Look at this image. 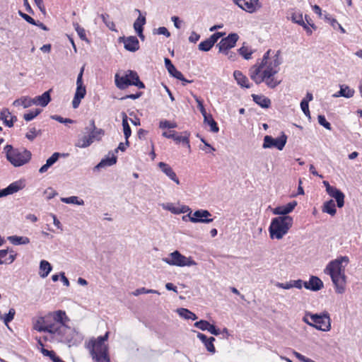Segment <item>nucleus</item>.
Masks as SVG:
<instances>
[{
  "label": "nucleus",
  "mask_w": 362,
  "mask_h": 362,
  "mask_svg": "<svg viewBox=\"0 0 362 362\" xmlns=\"http://www.w3.org/2000/svg\"><path fill=\"white\" fill-rule=\"evenodd\" d=\"M69 321L66 312L59 310L50 312L45 316L37 317L33 322V329L40 332H48L59 341L70 346L75 344L77 334L66 325Z\"/></svg>",
  "instance_id": "f257e3e1"
},
{
  "label": "nucleus",
  "mask_w": 362,
  "mask_h": 362,
  "mask_svg": "<svg viewBox=\"0 0 362 362\" xmlns=\"http://www.w3.org/2000/svg\"><path fill=\"white\" fill-rule=\"evenodd\" d=\"M279 54L280 51H277L269 62H266L264 65L257 63L250 69V76L256 84L264 82L268 88L273 89L281 83V81L275 77L279 71V66L281 64Z\"/></svg>",
  "instance_id": "f03ea898"
},
{
  "label": "nucleus",
  "mask_w": 362,
  "mask_h": 362,
  "mask_svg": "<svg viewBox=\"0 0 362 362\" xmlns=\"http://www.w3.org/2000/svg\"><path fill=\"white\" fill-rule=\"evenodd\" d=\"M349 262L347 256H341L329 262L324 269V272L330 276L335 287V291L341 294L345 291L346 275L344 269Z\"/></svg>",
  "instance_id": "7ed1b4c3"
},
{
  "label": "nucleus",
  "mask_w": 362,
  "mask_h": 362,
  "mask_svg": "<svg viewBox=\"0 0 362 362\" xmlns=\"http://www.w3.org/2000/svg\"><path fill=\"white\" fill-rule=\"evenodd\" d=\"M109 337L107 331L104 335L99 336L96 339L92 338V361L93 362H110L109 356V347L106 343Z\"/></svg>",
  "instance_id": "20e7f679"
},
{
  "label": "nucleus",
  "mask_w": 362,
  "mask_h": 362,
  "mask_svg": "<svg viewBox=\"0 0 362 362\" xmlns=\"http://www.w3.org/2000/svg\"><path fill=\"white\" fill-rule=\"evenodd\" d=\"M293 219L291 216H277L272 219L269 227L272 239H281L292 227Z\"/></svg>",
  "instance_id": "39448f33"
},
{
  "label": "nucleus",
  "mask_w": 362,
  "mask_h": 362,
  "mask_svg": "<svg viewBox=\"0 0 362 362\" xmlns=\"http://www.w3.org/2000/svg\"><path fill=\"white\" fill-rule=\"evenodd\" d=\"M115 82L116 86L120 90H124L129 86H135L141 89L145 88V85L140 81L138 74L132 70H127L122 74H116Z\"/></svg>",
  "instance_id": "423d86ee"
},
{
  "label": "nucleus",
  "mask_w": 362,
  "mask_h": 362,
  "mask_svg": "<svg viewBox=\"0 0 362 362\" xmlns=\"http://www.w3.org/2000/svg\"><path fill=\"white\" fill-rule=\"evenodd\" d=\"M4 151L7 160L14 166H21L27 163L31 158V153L29 151L13 148L9 144L5 146Z\"/></svg>",
  "instance_id": "0eeeda50"
},
{
  "label": "nucleus",
  "mask_w": 362,
  "mask_h": 362,
  "mask_svg": "<svg viewBox=\"0 0 362 362\" xmlns=\"http://www.w3.org/2000/svg\"><path fill=\"white\" fill-rule=\"evenodd\" d=\"M163 261L169 265L177 267H191L197 264L191 257L182 255L177 250L171 252L168 257L163 258Z\"/></svg>",
  "instance_id": "6e6552de"
},
{
  "label": "nucleus",
  "mask_w": 362,
  "mask_h": 362,
  "mask_svg": "<svg viewBox=\"0 0 362 362\" xmlns=\"http://www.w3.org/2000/svg\"><path fill=\"white\" fill-rule=\"evenodd\" d=\"M310 319L313 322V327L323 332H328L331 329V320L327 312L320 314L313 313L310 315Z\"/></svg>",
  "instance_id": "1a4fd4ad"
},
{
  "label": "nucleus",
  "mask_w": 362,
  "mask_h": 362,
  "mask_svg": "<svg viewBox=\"0 0 362 362\" xmlns=\"http://www.w3.org/2000/svg\"><path fill=\"white\" fill-rule=\"evenodd\" d=\"M287 142V136L282 132L281 136L277 138H273L272 136L267 135L264 138L262 144L263 148H275L279 151L284 149Z\"/></svg>",
  "instance_id": "9d476101"
},
{
  "label": "nucleus",
  "mask_w": 362,
  "mask_h": 362,
  "mask_svg": "<svg viewBox=\"0 0 362 362\" xmlns=\"http://www.w3.org/2000/svg\"><path fill=\"white\" fill-rule=\"evenodd\" d=\"M238 38L239 36L236 33H230L227 37L222 38L217 45L219 52L228 55L230 53L228 50L235 46Z\"/></svg>",
  "instance_id": "9b49d317"
},
{
  "label": "nucleus",
  "mask_w": 362,
  "mask_h": 362,
  "mask_svg": "<svg viewBox=\"0 0 362 362\" xmlns=\"http://www.w3.org/2000/svg\"><path fill=\"white\" fill-rule=\"evenodd\" d=\"M83 71V69L82 68L81 72L79 73L77 77V88L74 100L72 101V106L74 108H77L79 106L81 99L84 98L86 93V87L83 86L82 81Z\"/></svg>",
  "instance_id": "f8f14e48"
},
{
  "label": "nucleus",
  "mask_w": 362,
  "mask_h": 362,
  "mask_svg": "<svg viewBox=\"0 0 362 362\" xmlns=\"http://www.w3.org/2000/svg\"><path fill=\"white\" fill-rule=\"evenodd\" d=\"M233 2L243 11L253 13L262 8L259 0H233Z\"/></svg>",
  "instance_id": "ddd939ff"
},
{
  "label": "nucleus",
  "mask_w": 362,
  "mask_h": 362,
  "mask_svg": "<svg viewBox=\"0 0 362 362\" xmlns=\"http://www.w3.org/2000/svg\"><path fill=\"white\" fill-rule=\"evenodd\" d=\"M211 216V214L208 210L199 209L192 213L191 222L209 223L213 221Z\"/></svg>",
  "instance_id": "4468645a"
},
{
  "label": "nucleus",
  "mask_w": 362,
  "mask_h": 362,
  "mask_svg": "<svg viewBox=\"0 0 362 362\" xmlns=\"http://www.w3.org/2000/svg\"><path fill=\"white\" fill-rule=\"evenodd\" d=\"M297 206V202L293 201L286 205L279 206L272 210V213L279 216H289L288 214L293 211Z\"/></svg>",
  "instance_id": "2eb2a0df"
},
{
  "label": "nucleus",
  "mask_w": 362,
  "mask_h": 362,
  "mask_svg": "<svg viewBox=\"0 0 362 362\" xmlns=\"http://www.w3.org/2000/svg\"><path fill=\"white\" fill-rule=\"evenodd\" d=\"M160 170L172 181L175 182L177 185H180V180L178 179L176 173L172 167L164 162H160L158 164Z\"/></svg>",
  "instance_id": "dca6fc26"
},
{
  "label": "nucleus",
  "mask_w": 362,
  "mask_h": 362,
  "mask_svg": "<svg viewBox=\"0 0 362 362\" xmlns=\"http://www.w3.org/2000/svg\"><path fill=\"white\" fill-rule=\"evenodd\" d=\"M24 186L25 185L21 180L13 182L5 189H0V197L16 193L23 189Z\"/></svg>",
  "instance_id": "f3484780"
},
{
  "label": "nucleus",
  "mask_w": 362,
  "mask_h": 362,
  "mask_svg": "<svg viewBox=\"0 0 362 362\" xmlns=\"http://www.w3.org/2000/svg\"><path fill=\"white\" fill-rule=\"evenodd\" d=\"M0 119L6 127H12L17 121V117L16 116L12 115L8 109L4 108L0 112Z\"/></svg>",
  "instance_id": "a211bd4d"
},
{
  "label": "nucleus",
  "mask_w": 362,
  "mask_h": 362,
  "mask_svg": "<svg viewBox=\"0 0 362 362\" xmlns=\"http://www.w3.org/2000/svg\"><path fill=\"white\" fill-rule=\"evenodd\" d=\"M303 286L308 290L317 291L323 287V282L317 276H312L308 281L304 282Z\"/></svg>",
  "instance_id": "6ab92c4d"
},
{
  "label": "nucleus",
  "mask_w": 362,
  "mask_h": 362,
  "mask_svg": "<svg viewBox=\"0 0 362 362\" xmlns=\"http://www.w3.org/2000/svg\"><path fill=\"white\" fill-rule=\"evenodd\" d=\"M327 194L335 199L337 207L342 208L344 206L345 195L339 189L334 187L328 191Z\"/></svg>",
  "instance_id": "aec40b11"
},
{
  "label": "nucleus",
  "mask_w": 362,
  "mask_h": 362,
  "mask_svg": "<svg viewBox=\"0 0 362 362\" xmlns=\"http://www.w3.org/2000/svg\"><path fill=\"white\" fill-rule=\"evenodd\" d=\"M194 326L198 329H200L201 330H207L214 335L218 336V334H220L219 329H217L214 325H211L206 320H200L194 323Z\"/></svg>",
  "instance_id": "412c9836"
},
{
  "label": "nucleus",
  "mask_w": 362,
  "mask_h": 362,
  "mask_svg": "<svg viewBox=\"0 0 362 362\" xmlns=\"http://www.w3.org/2000/svg\"><path fill=\"white\" fill-rule=\"evenodd\" d=\"M90 144V129L86 127V131L78 135L76 146L85 148Z\"/></svg>",
  "instance_id": "4be33fe9"
},
{
  "label": "nucleus",
  "mask_w": 362,
  "mask_h": 362,
  "mask_svg": "<svg viewBox=\"0 0 362 362\" xmlns=\"http://www.w3.org/2000/svg\"><path fill=\"white\" fill-rule=\"evenodd\" d=\"M124 48L130 52H135L139 49V42L136 37L129 36L123 38Z\"/></svg>",
  "instance_id": "5701e85b"
},
{
  "label": "nucleus",
  "mask_w": 362,
  "mask_h": 362,
  "mask_svg": "<svg viewBox=\"0 0 362 362\" xmlns=\"http://www.w3.org/2000/svg\"><path fill=\"white\" fill-rule=\"evenodd\" d=\"M162 135H163V136H164L165 138L173 139L177 143H182L183 145H185L189 148H190V144H189V140L188 136H182L176 135L175 134V132H173V133H171V132L168 133V132H164L162 134Z\"/></svg>",
  "instance_id": "b1692460"
},
{
  "label": "nucleus",
  "mask_w": 362,
  "mask_h": 362,
  "mask_svg": "<svg viewBox=\"0 0 362 362\" xmlns=\"http://www.w3.org/2000/svg\"><path fill=\"white\" fill-rule=\"evenodd\" d=\"M197 338L199 339L204 343L208 351L212 354H214L216 352V349L214 345V341H215L214 337H211L208 338L205 334L198 332Z\"/></svg>",
  "instance_id": "393cba45"
},
{
  "label": "nucleus",
  "mask_w": 362,
  "mask_h": 362,
  "mask_svg": "<svg viewBox=\"0 0 362 362\" xmlns=\"http://www.w3.org/2000/svg\"><path fill=\"white\" fill-rule=\"evenodd\" d=\"M355 90L349 86L341 85L340 90L332 95L333 98L344 97L351 98L354 96Z\"/></svg>",
  "instance_id": "a878e982"
},
{
  "label": "nucleus",
  "mask_w": 362,
  "mask_h": 362,
  "mask_svg": "<svg viewBox=\"0 0 362 362\" xmlns=\"http://www.w3.org/2000/svg\"><path fill=\"white\" fill-rule=\"evenodd\" d=\"M165 65L168 73L178 80L183 79V74L175 67L172 62L168 58H165Z\"/></svg>",
  "instance_id": "bb28decb"
},
{
  "label": "nucleus",
  "mask_w": 362,
  "mask_h": 362,
  "mask_svg": "<svg viewBox=\"0 0 362 362\" xmlns=\"http://www.w3.org/2000/svg\"><path fill=\"white\" fill-rule=\"evenodd\" d=\"M253 101L262 108H269L271 105V100L263 95H252Z\"/></svg>",
  "instance_id": "cd10ccee"
},
{
  "label": "nucleus",
  "mask_w": 362,
  "mask_h": 362,
  "mask_svg": "<svg viewBox=\"0 0 362 362\" xmlns=\"http://www.w3.org/2000/svg\"><path fill=\"white\" fill-rule=\"evenodd\" d=\"M233 76L237 81L238 84L241 87H244L246 88H250V84L249 83L248 78L243 74L240 71L236 70L233 72Z\"/></svg>",
  "instance_id": "c85d7f7f"
},
{
  "label": "nucleus",
  "mask_w": 362,
  "mask_h": 362,
  "mask_svg": "<svg viewBox=\"0 0 362 362\" xmlns=\"http://www.w3.org/2000/svg\"><path fill=\"white\" fill-rule=\"evenodd\" d=\"M117 162V156L115 155V153H112V156L110 157H107L105 158H103L101 160V161L95 167V170H99L100 168L112 166L114 164H115Z\"/></svg>",
  "instance_id": "c756f323"
},
{
  "label": "nucleus",
  "mask_w": 362,
  "mask_h": 362,
  "mask_svg": "<svg viewBox=\"0 0 362 362\" xmlns=\"http://www.w3.org/2000/svg\"><path fill=\"white\" fill-rule=\"evenodd\" d=\"M322 211L324 213L328 214L334 216L337 213L336 204L333 199H329L324 202L322 206Z\"/></svg>",
  "instance_id": "7c9ffc66"
},
{
  "label": "nucleus",
  "mask_w": 362,
  "mask_h": 362,
  "mask_svg": "<svg viewBox=\"0 0 362 362\" xmlns=\"http://www.w3.org/2000/svg\"><path fill=\"white\" fill-rule=\"evenodd\" d=\"M50 91H51V90H47V91L45 92L43 94H42L41 95H39V96L35 98L33 100V104H39V105H42V107H45L49 103V101L51 100L50 95H49Z\"/></svg>",
  "instance_id": "2f4dec72"
},
{
  "label": "nucleus",
  "mask_w": 362,
  "mask_h": 362,
  "mask_svg": "<svg viewBox=\"0 0 362 362\" xmlns=\"http://www.w3.org/2000/svg\"><path fill=\"white\" fill-rule=\"evenodd\" d=\"M52 266L47 260H41L40 263L39 275L42 278L47 277L52 271Z\"/></svg>",
  "instance_id": "473e14b6"
},
{
  "label": "nucleus",
  "mask_w": 362,
  "mask_h": 362,
  "mask_svg": "<svg viewBox=\"0 0 362 362\" xmlns=\"http://www.w3.org/2000/svg\"><path fill=\"white\" fill-rule=\"evenodd\" d=\"M59 153H54L46 161V163L43 165L39 170L40 173H44L47 171L49 167L55 163L59 158Z\"/></svg>",
  "instance_id": "72a5a7b5"
},
{
  "label": "nucleus",
  "mask_w": 362,
  "mask_h": 362,
  "mask_svg": "<svg viewBox=\"0 0 362 362\" xmlns=\"http://www.w3.org/2000/svg\"><path fill=\"white\" fill-rule=\"evenodd\" d=\"M8 250H0V264H11L16 259V254H10L8 257Z\"/></svg>",
  "instance_id": "f704fd0d"
},
{
  "label": "nucleus",
  "mask_w": 362,
  "mask_h": 362,
  "mask_svg": "<svg viewBox=\"0 0 362 362\" xmlns=\"http://www.w3.org/2000/svg\"><path fill=\"white\" fill-rule=\"evenodd\" d=\"M203 117L204 124H206L210 127L211 132L214 133L218 132L219 127H218L217 122L214 120L211 115L207 114Z\"/></svg>",
  "instance_id": "c9c22d12"
},
{
  "label": "nucleus",
  "mask_w": 362,
  "mask_h": 362,
  "mask_svg": "<svg viewBox=\"0 0 362 362\" xmlns=\"http://www.w3.org/2000/svg\"><path fill=\"white\" fill-rule=\"evenodd\" d=\"M122 127L125 140H129L132 134V130L128 123V117L124 112L122 113Z\"/></svg>",
  "instance_id": "e433bc0d"
},
{
  "label": "nucleus",
  "mask_w": 362,
  "mask_h": 362,
  "mask_svg": "<svg viewBox=\"0 0 362 362\" xmlns=\"http://www.w3.org/2000/svg\"><path fill=\"white\" fill-rule=\"evenodd\" d=\"M99 18L110 30L117 32L115 23L110 19L108 14L103 13L99 16Z\"/></svg>",
  "instance_id": "4c0bfd02"
},
{
  "label": "nucleus",
  "mask_w": 362,
  "mask_h": 362,
  "mask_svg": "<svg viewBox=\"0 0 362 362\" xmlns=\"http://www.w3.org/2000/svg\"><path fill=\"white\" fill-rule=\"evenodd\" d=\"M8 239L13 245H26L30 243V239L27 237L13 235L9 236Z\"/></svg>",
  "instance_id": "58836bf2"
},
{
  "label": "nucleus",
  "mask_w": 362,
  "mask_h": 362,
  "mask_svg": "<svg viewBox=\"0 0 362 362\" xmlns=\"http://www.w3.org/2000/svg\"><path fill=\"white\" fill-rule=\"evenodd\" d=\"M177 312L180 317H182L185 319H187V320H194L197 318V317L196 316V315L194 313H193L192 312H191L190 310H189L187 308H179V309H177Z\"/></svg>",
  "instance_id": "ea45409f"
},
{
  "label": "nucleus",
  "mask_w": 362,
  "mask_h": 362,
  "mask_svg": "<svg viewBox=\"0 0 362 362\" xmlns=\"http://www.w3.org/2000/svg\"><path fill=\"white\" fill-rule=\"evenodd\" d=\"M33 104V100L23 97L13 101V105L15 107L23 106L24 108L30 107Z\"/></svg>",
  "instance_id": "a19ab883"
},
{
  "label": "nucleus",
  "mask_w": 362,
  "mask_h": 362,
  "mask_svg": "<svg viewBox=\"0 0 362 362\" xmlns=\"http://www.w3.org/2000/svg\"><path fill=\"white\" fill-rule=\"evenodd\" d=\"M146 23V17L139 16L137 19L134 23V28L136 32L138 31H143V26Z\"/></svg>",
  "instance_id": "79ce46f5"
},
{
  "label": "nucleus",
  "mask_w": 362,
  "mask_h": 362,
  "mask_svg": "<svg viewBox=\"0 0 362 362\" xmlns=\"http://www.w3.org/2000/svg\"><path fill=\"white\" fill-rule=\"evenodd\" d=\"M238 52L244 59L248 60L251 58L253 51L250 47L243 46L238 49Z\"/></svg>",
  "instance_id": "37998d69"
},
{
  "label": "nucleus",
  "mask_w": 362,
  "mask_h": 362,
  "mask_svg": "<svg viewBox=\"0 0 362 362\" xmlns=\"http://www.w3.org/2000/svg\"><path fill=\"white\" fill-rule=\"evenodd\" d=\"M105 132L101 129H97L92 123V142L93 140L100 141L104 136Z\"/></svg>",
  "instance_id": "c03bdc74"
},
{
  "label": "nucleus",
  "mask_w": 362,
  "mask_h": 362,
  "mask_svg": "<svg viewBox=\"0 0 362 362\" xmlns=\"http://www.w3.org/2000/svg\"><path fill=\"white\" fill-rule=\"evenodd\" d=\"M41 134V131L37 130L35 127H31L25 134V137L33 141L37 136Z\"/></svg>",
  "instance_id": "a18cd8bd"
},
{
  "label": "nucleus",
  "mask_w": 362,
  "mask_h": 362,
  "mask_svg": "<svg viewBox=\"0 0 362 362\" xmlns=\"http://www.w3.org/2000/svg\"><path fill=\"white\" fill-rule=\"evenodd\" d=\"M213 45L209 40V39H206L202 42H201L199 45V49L203 52H208L209 51L212 47Z\"/></svg>",
  "instance_id": "49530a36"
},
{
  "label": "nucleus",
  "mask_w": 362,
  "mask_h": 362,
  "mask_svg": "<svg viewBox=\"0 0 362 362\" xmlns=\"http://www.w3.org/2000/svg\"><path fill=\"white\" fill-rule=\"evenodd\" d=\"M192 95H193V98H194L195 101L197 103V107H198L199 111L201 112L202 116L204 117V116L206 115L208 113L206 112V110L204 106L203 100H202L199 97H198L196 95L193 94Z\"/></svg>",
  "instance_id": "de8ad7c7"
},
{
  "label": "nucleus",
  "mask_w": 362,
  "mask_h": 362,
  "mask_svg": "<svg viewBox=\"0 0 362 362\" xmlns=\"http://www.w3.org/2000/svg\"><path fill=\"white\" fill-rule=\"evenodd\" d=\"M132 293L135 296H137L143 294V293H156L158 295L160 294V293L156 290L147 289L144 287L136 289Z\"/></svg>",
  "instance_id": "09e8293b"
},
{
  "label": "nucleus",
  "mask_w": 362,
  "mask_h": 362,
  "mask_svg": "<svg viewBox=\"0 0 362 362\" xmlns=\"http://www.w3.org/2000/svg\"><path fill=\"white\" fill-rule=\"evenodd\" d=\"M61 200L62 202L66 203V204H74L81 205L83 203V200H78V198L75 196L66 197V198H62Z\"/></svg>",
  "instance_id": "8fccbe9b"
},
{
  "label": "nucleus",
  "mask_w": 362,
  "mask_h": 362,
  "mask_svg": "<svg viewBox=\"0 0 362 362\" xmlns=\"http://www.w3.org/2000/svg\"><path fill=\"white\" fill-rule=\"evenodd\" d=\"M15 315H16L15 309L11 308L9 310L8 313L6 315L3 316L2 320L4 322V324L6 325H8V324L13 320Z\"/></svg>",
  "instance_id": "3c124183"
},
{
  "label": "nucleus",
  "mask_w": 362,
  "mask_h": 362,
  "mask_svg": "<svg viewBox=\"0 0 362 362\" xmlns=\"http://www.w3.org/2000/svg\"><path fill=\"white\" fill-rule=\"evenodd\" d=\"M40 112V110L36 109L35 110H32L28 113L24 114L23 118L25 121H30L33 119L35 117H36Z\"/></svg>",
  "instance_id": "603ef678"
},
{
  "label": "nucleus",
  "mask_w": 362,
  "mask_h": 362,
  "mask_svg": "<svg viewBox=\"0 0 362 362\" xmlns=\"http://www.w3.org/2000/svg\"><path fill=\"white\" fill-rule=\"evenodd\" d=\"M290 19L292 22L300 25L304 23L302 13H293L290 17Z\"/></svg>",
  "instance_id": "864d4df0"
},
{
  "label": "nucleus",
  "mask_w": 362,
  "mask_h": 362,
  "mask_svg": "<svg viewBox=\"0 0 362 362\" xmlns=\"http://www.w3.org/2000/svg\"><path fill=\"white\" fill-rule=\"evenodd\" d=\"M317 120H318L319 124L321 126L324 127L326 129H328V130L332 129L331 124L327 121L325 115H319L317 117Z\"/></svg>",
  "instance_id": "5fc2aeb1"
},
{
  "label": "nucleus",
  "mask_w": 362,
  "mask_h": 362,
  "mask_svg": "<svg viewBox=\"0 0 362 362\" xmlns=\"http://www.w3.org/2000/svg\"><path fill=\"white\" fill-rule=\"evenodd\" d=\"M159 127L160 129H173L177 127L175 122H171L168 120H162L160 122Z\"/></svg>",
  "instance_id": "6e6d98bb"
},
{
  "label": "nucleus",
  "mask_w": 362,
  "mask_h": 362,
  "mask_svg": "<svg viewBox=\"0 0 362 362\" xmlns=\"http://www.w3.org/2000/svg\"><path fill=\"white\" fill-rule=\"evenodd\" d=\"M300 108L303 112L308 117H310L308 103L305 100H301Z\"/></svg>",
  "instance_id": "4d7b16f0"
},
{
  "label": "nucleus",
  "mask_w": 362,
  "mask_h": 362,
  "mask_svg": "<svg viewBox=\"0 0 362 362\" xmlns=\"http://www.w3.org/2000/svg\"><path fill=\"white\" fill-rule=\"evenodd\" d=\"M163 208L165 210L170 211L174 214H177L178 207L175 206L173 204L168 203L163 205Z\"/></svg>",
  "instance_id": "13d9d810"
},
{
  "label": "nucleus",
  "mask_w": 362,
  "mask_h": 362,
  "mask_svg": "<svg viewBox=\"0 0 362 362\" xmlns=\"http://www.w3.org/2000/svg\"><path fill=\"white\" fill-rule=\"evenodd\" d=\"M224 34L225 33H223L217 32V33H215L213 35H211L209 37V39L211 41V42L212 43V45H214V44L218 41V40L221 37H222Z\"/></svg>",
  "instance_id": "bf43d9fd"
},
{
  "label": "nucleus",
  "mask_w": 362,
  "mask_h": 362,
  "mask_svg": "<svg viewBox=\"0 0 362 362\" xmlns=\"http://www.w3.org/2000/svg\"><path fill=\"white\" fill-rule=\"evenodd\" d=\"M18 13L28 23H29L32 25H36L35 21L32 17L28 16V14L24 13L21 12V11L18 12Z\"/></svg>",
  "instance_id": "052dcab7"
},
{
  "label": "nucleus",
  "mask_w": 362,
  "mask_h": 362,
  "mask_svg": "<svg viewBox=\"0 0 362 362\" xmlns=\"http://www.w3.org/2000/svg\"><path fill=\"white\" fill-rule=\"evenodd\" d=\"M276 286L278 288H283V289H290V288H293L292 280L290 281L286 282V283L277 282L276 284Z\"/></svg>",
  "instance_id": "680f3d73"
},
{
  "label": "nucleus",
  "mask_w": 362,
  "mask_h": 362,
  "mask_svg": "<svg viewBox=\"0 0 362 362\" xmlns=\"http://www.w3.org/2000/svg\"><path fill=\"white\" fill-rule=\"evenodd\" d=\"M158 35H163L165 37H168L170 36V32L168 30V29L165 27H160L156 30V32L155 33Z\"/></svg>",
  "instance_id": "e2e57ef3"
},
{
  "label": "nucleus",
  "mask_w": 362,
  "mask_h": 362,
  "mask_svg": "<svg viewBox=\"0 0 362 362\" xmlns=\"http://www.w3.org/2000/svg\"><path fill=\"white\" fill-rule=\"evenodd\" d=\"M129 140H126L125 143H122V142L119 143L117 148H115V153H117L118 151H124L126 150V148L127 146H129Z\"/></svg>",
  "instance_id": "0e129e2a"
},
{
  "label": "nucleus",
  "mask_w": 362,
  "mask_h": 362,
  "mask_svg": "<svg viewBox=\"0 0 362 362\" xmlns=\"http://www.w3.org/2000/svg\"><path fill=\"white\" fill-rule=\"evenodd\" d=\"M200 38V35L197 33L196 32H192L189 37V41L192 43H196Z\"/></svg>",
  "instance_id": "69168bd1"
},
{
  "label": "nucleus",
  "mask_w": 362,
  "mask_h": 362,
  "mask_svg": "<svg viewBox=\"0 0 362 362\" xmlns=\"http://www.w3.org/2000/svg\"><path fill=\"white\" fill-rule=\"evenodd\" d=\"M52 118L61 123H73L74 121L71 119H69V118H66V119H64L63 117H62L61 116H58V115H54L52 117Z\"/></svg>",
  "instance_id": "338daca9"
},
{
  "label": "nucleus",
  "mask_w": 362,
  "mask_h": 362,
  "mask_svg": "<svg viewBox=\"0 0 362 362\" xmlns=\"http://www.w3.org/2000/svg\"><path fill=\"white\" fill-rule=\"evenodd\" d=\"M331 25L334 28H338L339 29V30L341 31V33H346L345 29L341 26V25L340 23H338V21L336 19L333 18L332 20Z\"/></svg>",
  "instance_id": "774afa93"
}]
</instances>
